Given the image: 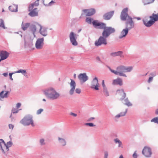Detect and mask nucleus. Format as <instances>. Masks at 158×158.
<instances>
[{
    "instance_id": "obj_1",
    "label": "nucleus",
    "mask_w": 158,
    "mask_h": 158,
    "mask_svg": "<svg viewBox=\"0 0 158 158\" xmlns=\"http://www.w3.org/2000/svg\"><path fill=\"white\" fill-rule=\"evenodd\" d=\"M128 11V8H124L121 12L120 17L122 20H127L126 23V28L129 30L134 27V24L132 18L127 14Z\"/></svg>"
},
{
    "instance_id": "obj_2",
    "label": "nucleus",
    "mask_w": 158,
    "mask_h": 158,
    "mask_svg": "<svg viewBox=\"0 0 158 158\" xmlns=\"http://www.w3.org/2000/svg\"><path fill=\"white\" fill-rule=\"evenodd\" d=\"M132 69L133 67L132 66L126 67L123 65L118 66L116 68V70L110 69L111 72L114 73V74L125 77H127V76L124 73L130 72Z\"/></svg>"
},
{
    "instance_id": "obj_3",
    "label": "nucleus",
    "mask_w": 158,
    "mask_h": 158,
    "mask_svg": "<svg viewBox=\"0 0 158 158\" xmlns=\"http://www.w3.org/2000/svg\"><path fill=\"white\" fill-rule=\"evenodd\" d=\"M108 28L105 29L102 33V36H100L98 40H96L95 43V45L99 46L102 44L106 45L107 44L106 38L111 33L114 32H111L112 31L110 30Z\"/></svg>"
},
{
    "instance_id": "obj_4",
    "label": "nucleus",
    "mask_w": 158,
    "mask_h": 158,
    "mask_svg": "<svg viewBox=\"0 0 158 158\" xmlns=\"http://www.w3.org/2000/svg\"><path fill=\"white\" fill-rule=\"evenodd\" d=\"M149 20H148L147 18H145L143 20L144 24L147 27L151 26L155 22L158 20V13L156 14L153 13L152 15L149 16Z\"/></svg>"
},
{
    "instance_id": "obj_5",
    "label": "nucleus",
    "mask_w": 158,
    "mask_h": 158,
    "mask_svg": "<svg viewBox=\"0 0 158 158\" xmlns=\"http://www.w3.org/2000/svg\"><path fill=\"white\" fill-rule=\"evenodd\" d=\"M44 94L48 98L53 100L57 99L60 96L59 94L52 88H50L45 90Z\"/></svg>"
},
{
    "instance_id": "obj_6",
    "label": "nucleus",
    "mask_w": 158,
    "mask_h": 158,
    "mask_svg": "<svg viewBox=\"0 0 158 158\" xmlns=\"http://www.w3.org/2000/svg\"><path fill=\"white\" fill-rule=\"evenodd\" d=\"M20 123L25 126H29L30 125L32 127L35 126L33 119V116L30 114H27L21 120Z\"/></svg>"
},
{
    "instance_id": "obj_7",
    "label": "nucleus",
    "mask_w": 158,
    "mask_h": 158,
    "mask_svg": "<svg viewBox=\"0 0 158 158\" xmlns=\"http://www.w3.org/2000/svg\"><path fill=\"white\" fill-rule=\"evenodd\" d=\"M92 24L95 27H98V28L100 29H103L104 31L105 29L108 28L110 30L112 31L111 32H114L115 31L114 28L110 27H106V24L102 22H99L98 20H94L92 22Z\"/></svg>"
},
{
    "instance_id": "obj_8",
    "label": "nucleus",
    "mask_w": 158,
    "mask_h": 158,
    "mask_svg": "<svg viewBox=\"0 0 158 158\" xmlns=\"http://www.w3.org/2000/svg\"><path fill=\"white\" fill-rule=\"evenodd\" d=\"M12 144V142L10 141L8 142L6 144L3 139H0V147L4 153L8 151L9 148L11 146Z\"/></svg>"
},
{
    "instance_id": "obj_9",
    "label": "nucleus",
    "mask_w": 158,
    "mask_h": 158,
    "mask_svg": "<svg viewBox=\"0 0 158 158\" xmlns=\"http://www.w3.org/2000/svg\"><path fill=\"white\" fill-rule=\"evenodd\" d=\"M142 154L146 158H149L152 154V149L149 147H144L142 151Z\"/></svg>"
},
{
    "instance_id": "obj_10",
    "label": "nucleus",
    "mask_w": 158,
    "mask_h": 158,
    "mask_svg": "<svg viewBox=\"0 0 158 158\" xmlns=\"http://www.w3.org/2000/svg\"><path fill=\"white\" fill-rule=\"evenodd\" d=\"M100 87V85L98 82V78L95 77L91 82V88L94 90H99Z\"/></svg>"
},
{
    "instance_id": "obj_11",
    "label": "nucleus",
    "mask_w": 158,
    "mask_h": 158,
    "mask_svg": "<svg viewBox=\"0 0 158 158\" xmlns=\"http://www.w3.org/2000/svg\"><path fill=\"white\" fill-rule=\"evenodd\" d=\"M78 36V35L74 34L73 32L70 33L69 34L70 40L73 45L76 46L77 45V43L76 40Z\"/></svg>"
},
{
    "instance_id": "obj_12",
    "label": "nucleus",
    "mask_w": 158,
    "mask_h": 158,
    "mask_svg": "<svg viewBox=\"0 0 158 158\" xmlns=\"http://www.w3.org/2000/svg\"><path fill=\"white\" fill-rule=\"evenodd\" d=\"M44 38L38 39L35 43L36 48L38 49H42L44 45Z\"/></svg>"
},
{
    "instance_id": "obj_13",
    "label": "nucleus",
    "mask_w": 158,
    "mask_h": 158,
    "mask_svg": "<svg viewBox=\"0 0 158 158\" xmlns=\"http://www.w3.org/2000/svg\"><path fill=\"white\" fill-rule=\"evenodd\" d=\"M80 82L83 83L87 81L88 79V76L85 73H81L78 76Z\"/></svg>"
},
{
    "instance_id": "obj_14",
    "label": "nucleus",
    "mask_w": 158,
    "mask_h": 158,
    "mask_svg": "<svg viewBox=\"0 0 158 158\" xmlns=\"http://www.w3.org/2000/svg\"><path fill=\"white\" fill-rule=\"evenodd\" d=\"M116 94L120 98L121 100L123 99L126 96V94L123 89L117 90Z\"/></svg>"
},
{
    "instance_id": "obj_15",
    "label": "nucleus",
    "mask_w": 158,
    "mask_h": 158,
    "mask_svg": "<svg viewBox=\"0 0 158 158\" xmlns=\"http://www.w3.org/2000/svg\"><path fill=\"white\" fill-rule=\"evenodd\" d=\"M9 53L6 51H0V56L1 57L0 61L6 59L9 56Z\"/></svg>"
},
{
    "instance_id": "obj_16",
    "label": "nucleus",
    "mask_w": 158,
    "mask_h": 158,
    "mask_svg": "<svg viewBox=\"0 0 158 158\" xmlns=\"http://www.w3.org/2000/svg\"><path fill=\"white\" fill-rule=\"evenodd\" d=\"M38 27L39 29L40 33L43 36H45L47 35V31L45 28L43 27L41 25H38Z\"/></svg>"
},
{
    "instance_id": "obj_17",
    "label": "nucleus",
    "mask_w": 158,
    "mask_h": 158,
    "mask_svg": "<svg viewBox=\"0 0 158 158\" xmlns=\"http://www.w3.org/2000/svg\"><path fill=\"white\" fill-rule=\"evenodd\" d=\"M71 82L70 83V85L71 89L69 91V93L71 95H72L73 94L75 89L76 84L74 80L72 79H71Z\"/></svg>"
},
{
    "instance_id": "obj_18",
    "label": "nucleus",
    "mask_w": 158,
    "mask_h": 158,
    "mask_svg": "<svg viewBox=\"0 0 158 158\" xmlns=\"http://www.w3.org/2000/svg\"><path fill=\"white\" fill-rule=\"evenodd\" d=\"M114 12V11H111L105 13L103 15V19L106 20H109L113 15Z\"/></svg>"
},
{
    "instance_id": "obj_19",
    "label": "nucleus",
    "mask_w": 158,
    "mask_h": 158,
    "mask_svg": "<svg viewBox=\"0 0 158 158\" xmlns=\"http://www.w3.org/2000/svg\"><path fill=\"white\" fill-rule=\"evenodd\" d=\"M84 12L86 13V16H90L95 13V11L94 9H88V10H83Z\"/></svg>"
},
{
    "instance_id": "obj_20",
    "label": "nucleus",
    "mask_w": 158,
    "mask_h": 158,
    "mask_svg": "<svg viewBox=\"0 0 158 158\" xmlns=\"http://www.w3.org/2000/svg\"><path fill=\"white\" fill-rule=\"evenodd\" d=\"M112 84L114 85H118L120 86L122 85L123 81L120 78H118L113 81Z\"/></svg>"
},
{
    "instance_id": "obj_21",
    "label": "nucleus",
    "mask_w": 158,
    "mask_h": 158,
    "mask_svg": "<svg viewBox=\"0 0 158 158\" xmlns=\"http://www.w3.org/2000/svg\"><path fill=\"white\" fill-rule=\"evenodd\" d=\"M128 30L126 29H123L121 32L119 36L120 39H121L123 37H125L127 35L128 32Z\"/></svg>"
},
{
    "instance_id": "obj_22",
    "label": "nucleus",
    "mask_w": 158,
    "mask_h": 158,
    "mask_svg": "<svg viewBox=\"0 0 158 158\" xmlns=\"http://www.w3.org/2000/svg\"><path fill=\"white\" fill-rule=\"evenodd\" d=\"M31 12L29 13V15L32 17L38 15V11L37 8L33 9L31 10Z\"/></svg>"
},
{
    "instance_id": "obj_23",
    "label": "nucleus",
    "mask_w": 158,
    "mask_h": 158,
    "mask_svg": "<svg viewBox=\"0 0 158 158\" xmlns=\"http://www.w3.org/2000/svg\"><path fill=\"white\" fill-rule=\"evenodd\" d=\"M39 0H37L34 3H31L30 4L29 6V10H31L34 8V7L37 6L39 5Z\"/></svg>"
},
{
    "instance_id": "obj_24",
    "label": "nucleus",
    "mask_w": 158,
    "mask_h": 158,
    "mask_svg": "<svg viewBox=\"0 0 158 158\" xmlns=\"http://www.w3.org/2000/svg\"><path fill=\"white\" fill-rule=\"evenodd\" d=\"M9 92L7 91H2L0 93V97L2 98H6L8 97Z\"/></svg>"
},
{
    "instance_id": "obj_25",
    "label": "nucleus",
    "mask_w": 158,
    "mask_h": 158,
    "mask_svg": "<svg viewBox=\"0 0 158 158\" xmlns=\"http://www.w3.org/2000/svg\"><path fill=\"white\" fill-rule=\"evenodd\" d=\"M123 52L121 51H118L117 52H112L110 54V56L113 57H115L117 56H120L121 57H123L122 55Z\"/></svg>"
},
{
    "instance_id": "obj_26",
    "label": "nucleus",
    "mask_w": 158,
    "mask_h": 158,
    "mask_svg": "<svg viewBox=\"0 0 158 158\" xmlns=\"http://www.w3.org/2000/svg\"><path fill=\"white\" fill-rule=\"evenodd\" d=\"M44 4L46 6H50L55 2L52 0H43Z\"/></svg>"
},
{
    "instance_id": "obj_27",
    "label": "nucleus",
    "mask_w": 158,
    "mask_h": 158,
    "mask_svg": "<svg viewBox=\"0 0 158 158\" xmlns=\"http://www.w3.org/2000/svg\"><path fill=\"white\" fill-rule=\"evenodd\" d=\"M9 8L12 12H16L17 11L18 7L16 5L13 4L9 6Z\"/></svg>"
},
{
    "instance_id": "obj_28",
    "label": "nucleus",
    "mask_w": 158,
    "mask_h": 158,
    "mask_svg": "<svg viewBox=\"0 0 158 158\" xmlns=\"http://www.w3.org/2000/svg\"><path fill=\"white\" fill-rule=\"evenodd\" d=\"M38 25H40L39 24H37L36 25H32L31 27V30L33 32V33L34 34L35 32L36 31V29H39V27H38Z\"/></svg>"
},
{
    "instance_id": "obj_29",
    "label": "nucleus",
    "mask_w": 158,
    "mask_h": 158,
    "mask_svg": "<svg viewBox=\"0 0 158 158\" xmlns=\"http://www.w3.org/2000/svg\"><path fill=\"white\" fill-rule=\"evenodd\" d=\"M30 24L28 23H23L22 24V28L24 31L29 26Z\"/></svg>"
},
{
    "instance_id": "obj_30",
    "label": "nucleus",
    "mask_w": 158,
    "mask_h": 158,
    "mask_svg": "<svg viewBox=\"0 0 158 158\" xmlns=\"http://www.w3.org/2000/svg\"><path fill=\"white\" fill-rule=\"evenodd\" d=\"M127 110L126 109L125 111L123 112L120 113L119 114L116 116V118H119L121 116H123L126 115L127 112Z\"/></svg>"
},
{
    "instance_id": "obj_31",
    "label": "nucleus",
    "mask_w": 158,
    "mask_h": 158,
    "mask_svg": "<svg viewBox=\"0 0 158 158\" xmlns=\"http://www.w3.org/2000/svg\"><path fill=\"white\" fill-rule=\"evenodd\" d=\"M154 0H143V2L144 5L149 4L152 3Z\"/></svg>"
},
{
    "instance_id": "obj_32",
    "label": "nucleus",
    "mask_w": 158,
    "mask_h": 158,
    "mask_svg": "<svg viewBox=\"0 0 158 158\" xmlns=\"http://www.w3.org/2000/svg\"><path fill=\"white\" fill-rule=\"evenodd\" d=\"M114 141L116 143H118L119 144L118 147L123 148L122 144V142L120 141L118 139H114Z\"/></svg>"
},
{
    "instance_id": "obj_33",
    "label": "nucleus",
    "mask_w": 158,
    "mask_h": 158,
    "mask_svg": "<svg viewBox=\"0 0 158 158\" xmlns=\"http://www.w3.org/2000/svg\"><path fill=\"white\" fill-rule=\"evenodd\" d=\"M58 139L60 140V143L61 144L62 146H64L66 145V142L65 140L63 139L60 138H58Z\"/></svg>"
},
{
    "instance_id": "obj_34",
    "label": "nucleus",
    "mask_w": 158,
    "mask_h": 158,
    "mask_svg": "<svg viewBox=\"0 0 158 158\" xmlns=\"http://www.w3.org/2000/svg\"><path fill=\"white\" fill-rule=\"evenodd\" d=\"M124 101L125 102V104L126 105L128 106H130L132 105L131 104L127 98H126Z\"/></svg>"
},
{
    "instance_id": "obj_35",
    "label": "nucleus",
    "mask_w": 158,
    "mask_h": 158,
    "mask_svg": "<svg viewBox=\"0 0 158 158\" xmlns=\"http://www.w3.org/2000/svg\"><path fill=\"white\" fill-rule=\"evenodd\" d=\"M103 93L106 96H109V93L107 89L106 88H103Z\"/></svg>"
},
{
    "instance_id": "obj_36",
    "label": "nucleus",
    "mask_w": 158,
    "mask_h": 158,
    "mask_svg": "<svg viewBox=\"0 0 158 158\" xmlns=\"http://www.w3.org/2000/svg\"><path fill=\"white\" fill-rule=\"evenodd\" d=\"M0 27H3L4 29L5 28L4 25V21L2 19H0Z\"/></svg>"
},
{
    "instance_id": "obj_37",
    "label": "nucleus",
    "mask_w": 158,
    "mask_h": 158,
    "mask_svg": "<svg viewBox=\"0 0 158 158\" xmlns=\"http://www.w3.org/2000/svg\"><path fill=\"white\" fill-rule=\"evenodd\" d=\"M93 19L90 18H87L86 19V22L89 24H91Z\"/></svg>"
},
{
    "instance_id": "obj_38",
    "label": "nucleus",
    "mask_w": 158,
    "mask_h": 158,
    "mask_svg": "<svg viewBox=\"0 0 158 158\" xmlns=\"http://www.w3.org/2000/svg\"><path fill=\"white\" fill-rule=\"evenodd\" d=\"M151 122L158 123V117L154 118L151 120Z\"/></svg>"
},
{
    "instance_id": "obj_39",
    "label": "nucleus",
    "mask_w": 158,
    "mask_h": 158,
    "mask_svg": "<svg viewBox=\"0 0 158 158\" xmlns=\"http://www.w3.org/2000/svg\"><path fill=\"white\" fill-rule=\"evenodd\" d=\"M17 73H21L23 74L25 73H26V70H25L20 69L16 72Z\"/></svg>"
},
{
    "instance_id": "obj_40",
    "label": "nucleus",
    "mask_w": 158,
    "mask_h": 158,
    "mask_svg": "<svg viewBox=\"0 0 158 158\" xmlns=\"http://www.w3.org/2000/svg\"><path fill=\"white\" fill-rule=\"evenodd\" d=\"M19 110L17 109L13 108L12 110V112L14 114L17 113H18Z\"/></svg>"
},
{
    "instance_id": "obj_41",
    "label": "nucleus",
    "mask_w": 158,
    "mask_h": 158,
    "mask_svg": "<svg viewBox=\"0 0 158 158\" xmlns=\"http://www.w3.org/2000/svg\"><path fill=\"white\" fill-rule=\"evenodd\" d=\"M43 111V109H40L37 110L36 113L37 114H39Z\"/></svg>"
},
{
    "instance_id": "obj_42",
    "label": "nucleus",
    "mask_w": 158,
    "mask_h": 158,
    "mask_svg": "<svg viewBox=\"0 0 158 158\" xmlns=\"http://www.w3.org/2000/svg\"><path fill=\"white\" fill-rule=\"evenodd\" d=\"M40 143L41 145H44L45 144L44 143V139H41L40 140Z\"/></svg>"
},
{
    "instance_id": "obj_43",
    "label": "nucleus",
    "mask_w": 158,
    "mask_h": 158,
    "mask_svg": "<svg viewBox=\"0 0 158 158\" xmlns=\"http://www.w3.org/2000/svg\"><path fill=\"white\" fill-rule=\"evenodd\" d=\"M75 92L76 93L80 94L81 92V90L80 89L77 88L75 90Z\"/></svg>"
},
{
    "instance_id": "obj_44",
    "label": "nucleus",
    "mask_w": 158,
    "mask_h": 158,
    "mask_svg": "<svg viewBox=\"0 0 158 158\" xmlns=\"http://www.w3.org/2000/svg\"><path fill=\"white\" fill-rule=\"evenodd\" d=\"M9 128L11 130H12L14 127V126L13 124H9Z\"/></svg>"
},
{
    "instance_id": "obj_45",
    "label": "nucleus",
    "mask_w": 158,
    "mask_h": 158,
    "mask_svg": "<svg viewBox=\"0 0 158 158\" xmlns=\"http://www.w3.org/2000/svg\"><path fill=\"white\" fill-rule=\"evenodd\" d=\"M86 125L88 126H89L90 127H93L94 126V125L93 123H86Z\"/></svg>"
},
{
    "instance_id": "obj_46",
    "label": "nucleus",
    "mask_w": 158,
    "mask_h": 158,
    "mask_svg": "<svg viewBox=\"0 0 158 158\" xmlns=\"http://www.w3.org/2000/svg\"><path fill=\"white\" fill-rule=\"evenodd\" d=\"M21 104L20 103H17L16 105V107L17 109H18L21 106Z\"/></svg>"
},
{
    "instance_id": "obj_47",
    "label": "nucleus",
    "mask_w": 158,
    "mask_h": 158,
    "mask_svg": "<svg viewBox=\"0 0 158 158\" xmlns=\"http://www.w3.org/2000/svg\"><path fill=\"white\" fill-rule=\"evenodd\" d=\"M137 154L136 153V152H135L133 155V158H137Z\"/></svg>"
},
{
    "instance_id": "obj_48",
    "label": "nucleus",
    "mask_w": 158,
    "mask_h": 158,
    "mask_svg": "<svg viewBox=\"0 0 158 158\" xmlns=\"http://www.w3.org/2000/svg\"><path fill=\"white\" fill-rule=\"evenodd\" d=\"M153 77H149V79L148 80V82L150 83L152 80Z\"/></svg>"
},
{
    "instance_id": "obj_49",
    "label": "nucleus",
    "mask_w": 158,
    "mask_h": 158,
    "mask_svg": "<svg viewBox=\"0 0 158 158\" xmlns=\"http://www.w3.org/2000/svg\"><path fill=\"white\" fill-rule=\"evenodd\" d=\"M70 115L73 116L74 117H76L77 116V114L73 113V112H71L70 113Z\"/></svg>"
},
{
    "instance_id": "obj_50",
    "label": "nucleus",
    "mask_w": 158,
    "mask_h": 158,
    "mask_svg": "<svg viewBox=\"0 0 158 158\" xmlns=\"http://www.w3.org/2000/svg\"><path fill=\"white\" fill-rule=\"evenodd\" d=\"M105 157L104 158H107L108 156V152H105L104 153Z\"/></svg>"
},
{
    "instance_id": "obj_51",
    "label": "nucleus",
    "mask_w": 158,
    "mask_h": 158,
    "mask_svg": "<svg viewBox=\"0 0 158 158\" xmlns=\"http://www.w3.org/2000/svg\"><path fill=\"white\" fill-rule=\"evenodd\" d=\"M102 85L103 87V88H106L105 85L104 84V81L103 80L102 81Z\"/></svg>"
},
{
    "instance_id": "obj_52",
    "label": "nucleus",
    "mask_w": 158,
    "mask_h": 158,
    "mask_svg": "<svg viewBox=\"0 0 158 158\" xmlns=\"http://www.w3.org/2000/svg\"><path fill=\"white\" fill-rule=\"evenodd\" d=\"M12 74H13V73H10L9 74V76L10 77V79L11 80H13V78L12 77Z\"/></svg>"
},
{
    "instance_id": "obj_53",
    "label": "nucleus",
    "mask_w": 158,
    "mask_h": 158,
    "mask_svg": "<svg viewBox=\"0 0 158 158\" xmlns=\"http://www.w3.org/2000/svg\"><path fill=\"white\" fill-rule=\"evenodd\" d=\"M3 76L5 77H7L8 75V73H4L3 74Z\"/></svg>"
},
{
    "instance_id": "obj_54",
    "label": "nucleus",
    "mask_w": 158,
    "mask_h": 158,
    "mask_svg": "<svg viewBox=\"0 0 158 158\" xmlns=\"http://www.w3.org/2000/svg\"><path fill=\"white\" fill-rule=\"evenodd\" d=\"M156 114H158V109L156 110Z\"/></svg>"
},
{
    "instance_id": "obj_55",
    "label": "nucleus",
    "mask_w": 158,
    "mask_h": 158,
    "mask_svg": "<svg viewBox=\"0 0 158 158\" xmlns=\"http://www.w3.org/2000/svg\"><path fill=\"white\" fill-rule=\"evenodd\" d=\"M94 119V118H93V117H92V118H89V120H93V119Z\"/></svg>"
},
{
    "instance_id": "obj_56",
    "label": "nucleus",
    "mask_w": 158,
    "mask_h": 158,
    "mask_svg": "<svg viewBox=\"0 0 158 158\" xmlns=\"http://www.w3.org/2000/svg\"><path fill=\"white\" fill-rule=\"evenodd\" d=\"M119 158H123V155H121L120 156Z\"/></svg>"
},
{
    "instance_id": "obj_57",
    "label": "nucleus",
    "mask_w": 158,
    "mask_h": 158,
    "mask_svg": "<svg viewBox=\"0 0 158 158\" xmlns=\"http://www.w3.org/2000/svg\"><path fill=\"white\" fill-rule=\"evenodd\" d=\"M151 75L153 76V77L155 76V74L154 73H152L151 74Z\"/></svg>"
},
{
    "instance_id": "obj_58",
    "label": "nucleus",
    "mask_w": 158,
    "mask_h": 158,
    "mask_svg": "<svg viewBox=\"0 0 158 158\" xmlns=\"http://www.w3.org/2000/svg\"><path fill=\"white\" fill-rule=\"evenodd\" d=\"M137 20H139L140 19V18H136Z\"/></svg>"
},
{
    "instance_id": "obj_59",
    "label": "nucleus",
    "mask_w": 158,
    "mask_h": 158,
    "mask_svg": "<svg viewBox=\"0 0 158 158\" xmlns=\"http://www.w3.org/2000/svg\"><path fill=\"white\" fill-rule=\"evenodd\" d=\"M43 101H45H45H46V100H45V99H43Z\"/></svg>"
},
{
    "instance_id": "obj_60",
    "label": "nucleus",
    "mask_w": 158,
    "mask_h": 158,
    "mask_svg": "<svg viewBox=\"0 0 158 158\" xmlns=\"http://www.w3.org/2000/svg\"><path fill=\"white\" fill-rule=\"evenodd\" d=\"M74 77H76V74H74Z\"/></svg>"
},
{
    "instance_id": "obj_61",
    "label": "nucleus",
    "mask_w": 158,
    "mask_h": 158,
    "mask_svg": "<svg viewBox=\"0 0 158 158\" xmlns=\"http://www.w3.org/2000/svg\"><path fill=\"white\" fill-rule=\"evenodd\" d=\"M97 58L98 59V60H99V58Z\"/></svg>"
},
{
    "instance_id": "obj_62",
    "label": "nucleus",
    "mask_w": 158,
    "mask_h": 158,
    "mask_svg": "<svg viewBox=\"0 0 158 158\" xmlns=\"http://www.w3.org/2000/svg\"><path fill=\"white\" fill-rule=\"evenodd\" d=\"M4 11V10H3H3H2V12H3V11Z\"/></svg>"
},
{
    "instance_id": "obj_63",
    "label": "nucleus",
    "mask_w": 158,
    "mask_h": 158,
    "mask_svg": "<svg viewBox=\"0 0 158 158\" xmlns=\"http://www.w3.org/2000/svg\"><path fill=\"white\" fill-rule=\"evenodd\" d=\"M21 35V37H22V35Z\"/></svg>"
}]
</instances>
